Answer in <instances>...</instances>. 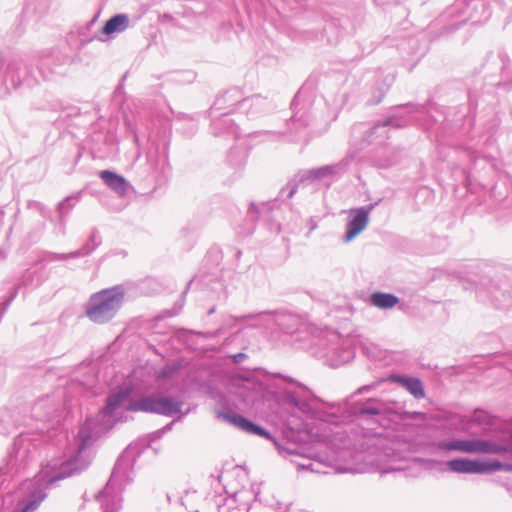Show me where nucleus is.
<instances>
[{
	"instance_id": "obj_44",
	"label": "nucleus",
	"mask_w": 512,
	"mask_h": 512,
	"mask_svg": "<svg viewBox=\"0 0 512 512\" xmlns=\"http://www.w3.org/2000/svg\"><path fill=\"white\" fill-rule=\"evenodd\" d=\"M247 358H248L247 354L242 353V352L230 355V359L235 364H240L243 361H245Z\"/></svg>"
},
{
	"instance_id": "obj_17",
	"label": "nucleus",
	"mask_w": 512,
	"mask_h": 512,
	"mask_svg": "<svg viewBox=\"0 0 512 512\" xmlns=\"http://www.w3.org/2000/svg\"><path fill=\"white\" fill-rule=\"evenodd\" d=\"M278 452L283 457H295L296 459H291L298 471H310L312 473H321L319 466H321V462L312 458L304 457L299 451L292 450L290 448L278 446Z\"/></svg>"
},
{
	"instance_id": "obj_51",
	"label": "nucleus",
	"mask_w": 512,
	"mask_h": 512,
	"mask_svg": "<svg viewBox=\"0 0 512 512\" xmlns=\"http://www.w3.org/2000/svg\"><path fill=\"white\" fill-rule=\"evenodd\" d=\"M7 255H8L7 251L5 249H3V248H0V257L2 259H6Z\"/></svg>"
},
{
	"instance_id": "obj_14",
	"label": "nucleus",
	"mask_w": 512,
	"mask_h": 512,
	"mask_svg": "<svg viewBox=\"0 0 512 512\" xmlns=\"http://www.w3.org/2000/svg\"><path fill=\"white\" fill-rule=\"evenodd\" d=\"M209 117L211 119L210 133L214 137H231L237 139L240 137V128L236 124V120L229 115V112L211 114L209 111Z\"/></svg>"
},
{
	"instance_id": "obj_37",
	"label": "nucleus",
	"mask_w": 512,
	"mask_h": 512,
	"mask_svg": "<svg viewBox=\"0 0 512 512\" xmlns=\"http://www.w3.org/2000/svg\"><path fill=\"white\" fill-rule=\"evenodd\" d=\"M492 302L499 309H504L508 306V301L510 300V295L500 290H495L492 292Z\"/></svg>"
},
{
	"instance_id": "obj_20",
	"label": "nucleus",
	"mask_w": 512,
	"mask_h": 512,
	"mask_svg": "<svg viewBox=\"0 0 512 512\" xmlns=\"http://www.w3.org/2000/svg\"><path fill=\"white\" fill-rule=\"evenodd\" d=\"M447 466L450 471L464 474H480V459L457 457L449 460Z\"/></svg>"
},
{
	"instance_id": "obj_35",
	"label": "nucleus",
	"mask_w": 512,
	"mask_h": 512,
	"mask_svg": "<svg viewBox=\"0 0 512 512\" xmlns=\"http://www.w3.org/2000/svg\"><path fill=\"white\" fill-rule=\"evenodd\" d=\"M17 423L12 419L11 411L7 408L0 409V433H6Z\"/></svg>"
},
{
	"instance_id": "obj_11",
	"label": "nucleus",
	"mask_w": 512,
	"mask_h": 512,
	"mask_svg": "<svg viewBox=\"0 0 512 512\" xmlns=\"http://www.w3.org/2000/svg\"><path fill=\"white\" fill-rule=\"evenodd\" d=\"M263 316L271 317L273 323L278 326L280 330L287 334H293L295 331H297L301 322L300 318L291 312L261 311L257 313L244 314L241 316L230 315L224 320V326L229 328L237 327Z\"/></svg>"
},
{
	"instance_id": "obj_49",
	"label": "nucleus",
	"mask_w": 512,
	"mask_h": 512,
	"mask_svg": "<svg viewBox=\"0 0 512 512\" xmlns=\"http://www.w3.org/2000/svg\"><path fill=\"white\" fill-rule=\"evenodd\" d=\"M502 471L512 472V463L504 462L503 463V470Z\"/></svg>"
},
{
	"instance_id": "obj_46",
	"label": "nucleus",
	"mask_w": 512,
	"mask_h": 512,
	"mask_svg": "<svg viewBox=\"0 0 512 512\" xmlns=\"http://www.w3.org/2000/svg\"><path fill=\"white\" fill-rule=\"evenodd\" d=\"M163 435H164V433L161 432V429L151 433L148 436V438H149L148 446L150 445L151 442L159 440Z\"/></svg>"
},
{
	"instance_id": "obj_48",
	"label": "nucleus",
	"mask_w": 512,
	"mask_h": 512,
	"mask_svg": "<svg viewBox=\"0 0 512 512\" xmlns=\"http://www.w3.org/2000/svg\"><path fill=\"white\" fill-rule=\"evenodd\" d=\"M173 425H174L173 421L166 424L163 428H161V432L164 434L167 433L168 431H170L172 429Z\"/></svg>"
},
{
	"instance_id": "obj_31",
	"label": "nucleus",
	"mask_w": 512,
	"mask_h": 512,
	"mask_svg": "<svg viewBox=\"0 0 512 512\" xmlns=\"http://www.w3.org/2000/svg\"><path fill=\"white\" fill-rule=\"evenodd\" d=\"M270 213L271 211L267 204L256 205L252 202L247 210V218L252 222H256L262 219H268Z\"/></svg>"
},
{
	"instance_id": "obj_43",
	"label": "nucleus",
	"mask_w": 512,
	"mask_h": 512,
	"mask_svg": "<svg viewBox=\"0 0 512 512\" xmlns=\"http://www.w3.org/2000/svg\"><path fill=\"white\" fill-rule=\"evenodd\" d=\"M32 280H33V272H31L30 270H26L20 279V284L28 285L32 282Z\"/></svg>"
},
{
	"instance_id": "obj_3",
	"label": "nucleus",
	"mask_w": 512,
	"mask_h": 512,
	"mask_svg": "<svg viewBox=\"0 0 512 512\" xmlns=\"http://www.w3.org/2000/svg\"><path fill=\"white\" fill-rule=\"evenodd\" d=\"M72 60L69 55L60 50L43 52L38 60L36 71L21 59L0 60V96L26 86L32 88L40 82L54 81L66 75Z\"/></svg>"
},
{
	"instance_id": "obj_39",
	"label": "nucleus",
	"mask_w": 512,
	"mask_h": 512,
	"mask_svg": "<svg viewBox=\"0 0 512 512\" xmlns=\"http://www.w3.org/2000/svg\"><path fill=\"white\" fill-rule=\"evenodd\" d=\"M196 498H198L196 491H187L185 495L180 498V503L186 508L188 512H199L192 503Z\"/></svg>"
},
{
	"instance_id": "obj_16",
	"label": "nucleus",
	"mask_w": 512,
	"mask_h": 512,
	"mask_svg": "<svg viewBox=\"0 0 512 512\" xmlns=\"http://www.w3.org/2000/svg\"><path fill=\"white\" fill-rule=\"evenodd\" d=\"M372 442V446L375 447L376 450L380 451V461H385L388 463H405L407 461L406 455H404V453L401 452L393 442L379 437L374 438Z\"/></svg>"
},
{
	"instance_id": "obj_5",
	"label": "nucleus",
	"mask_w": 512,
	"mask_h": 512,
	"mask_svg": "<svg viewBox=\"0 0 512 512\" xmlns=\"http://www.w3.org/2000/svg\"><path fill=\"white\" fill-rule=\"evenodd\" d=\"M125 288L115 285L92 294L86 304L85 313L95 324L110 322L124 303Z\"/></svg>"
},
{
	"instance_id": "obj_59",
	"label": "nucleus",
	"mask_w": 512,
	"mask_h": 512,
	"mask_svg": "<svg viewBox=\"0 0 512 512\" xmlns=\"http://www.w3.org/2000/svg\"><path fill=\"white\" fill-rule=\"evenodd\" d=\"M332 337H333V339L339 340V335L338 334H333Z\"/></svg>"
},
{
	"instance_id": "obj_33",
	"label": "nucleus",
	"mask_w": 512,
	"mask_h": 512,
	"mask_svg": "<svg viewBox=\"0 0 512 512\" xmlns=\"http://www.w3.org/2000/svg\"><path fill=\"white\" fill-rule=\"evenodd\" d=\"M394 78L387 76L386 77V84L384 86H381L377 88L373 93L371 98L368 100V103L370 105H377L379 104L382 99L385 97L390 85L392 84Z\"/></svg>"
},
{
	"instance_id": "obj_4",
	"label": "nucleus",
	"mask_w": 512,
	"mask_h": 512,
	"mask_svg": "<svg viewBox=\"0 0 512 512\" xmlns=\"http://www.w3.org/2000/svg\"><path fill=\"white\" fill-rule=\"evenodd\" d=\"M141 450L137 445H129L117 458L109 480L95 498L102 512H118L122 503V492L133 480V467L140 456Z\"/></svg>"
},
{
	"instance_id": "obj_45",
	"label": "nucleus",
	"mask_w": 512,
	"mask_h": 512,
	"mask_svg": "<svg viewBox=\"0 0 512 512\" xmlns=\"http://www.w3.org/2000/svg\"><path fill=\"white\" fill-rule=\"evenodd\" d=\"M373 387H374L373 384L361 386L353 393V395L351 397H353L354 395H362V394L368 393L373 389Z\"/></svg>"
},
{
	"instance_id": "obj_22",
	"label": "nucleus",
	"mask_w": 512,
	"mask_h": 512,
	"mask_svg": "<svg viewBox=\"0 0 512 512\" xmlns=\"http://www.w3.org/2000/svg\"><path fill=\"white\" fill-rule=\"evenodd\" d=\"M129 16L125 13H118L110 17L101 28L100 33L110 36L115 33H122L129 27Z\"/></svg>"
},
{
	"instance_id": "obj_30",
	"label": "nucleus",
	"mask_w": 512,
	"mask_h": 512,
	"mask_svg": "<svg viewBox=\"0 0 512 512\" xmlns=\"http://www.w3.org/2000/svg\"><path fill=\"white\" fill-rule=\"evenodd\" d=\"M216 417L218 419H221V420L229 423L230 425L238 428L241 431L243 430L245 421L247 419V417H245L241 414L231 412V411H222V410L216 411Z\"/></svg>"
},
{
	"instance_id": "obj_57",
	"label": "nucleus",
	"mask_w": 512,
	"mask_h": 512,
	"mask_svg": "<svg viewBox=\"0 0 512 512\" xmlns=\"http://www.w3.org/2000/svg\"><path fill=\"white\" fill-rule=\"evenodd\" d=\"M499 56L502 59V61L504 60V58L507 57V55L505 53H500Z\"/></svg>"
},
{
	"instance_id": "obj_58",
	"label": "nucleus",
	"mask_w": 512,
	"mask_h": 512,
	"mask_svg": "<svg viewBox=\"0 0 512 512\" xmlns=\"http://www.w3.org/2000/svg\"><path fill=\"white\" fill-rule=\"evenodd\" d=\"M240 256H241V251H240V250H237V252H236V257H237V258H240Z\"/></svg>"
},
{
	"instance_id": "obj_9",
	"label": "nucleus",
	"mask_w": 512,
	"mask_h": 512,
	"mask_svg": "<svg viewBox=\"0 0 512 512\" xmlns=\"http://www.w3.org/2000/svg\"><path fill=\"white\" fill-rule=\"evenodd\" d=\"M438 447L444 451H459L463 453L509 454L512 455V432L504 442L487 439H452L442 441Z\"/></svg>"
},
{
	"instance_id": "obj_50",
	"label": "nucleus",
	"mask_w": 512,
	"mask_h": 512,
	"mask_svg": "<svg viewBox=\"0 0 512 512\" xmlns=\"http://www.w3.org/2000/svg\"><path fill=\"white\" fill-rule=\"evenodd\" d=\"M405 469V466H391L388 470L390 471H402Z\"/></svg>"
},
{
	"instance_id": "obj_38",
	"label": "nucleus",
	"mask_w": 512,
	"mask_h": 512,
	"mask_svg": "<svg viewBox=\"0 0 512 512\" xmlns=\"http://www.w3.org/2000/svg\"><path fill=\"white\" fill-rule=\"evenodd\" d=\"M181 369L182 364L180 362H173L172 364L166 365L161 369L159 377L162 379H169L177 374Z\"/></svg>"
},
{
	"instance_id": "obj_52",
	"label": "nucleus",
	"mask_w": 512,
	"mask_h": 512,
	"mask_svg": "<svg viewBox=\"0 0 512 512\" xmlns=\"http://www.w3.org/2000/svg\"><path fill=\"white\" fill-rule=\"evenodd\" d=\"M408 414H409L408 417L412 418V419H416L421 415V413H419V412H413V413H408Z\"/></svg>"
},
{
	"instance_id": "obj_36",
	"label": "nucleus",
	"mask_w": 512,
	"mask_h": 512,
	"mask_svg": "<svg viewBox=\"0 0 512 512\" xmlns=\"http://www.w3.org/2000/svg\"><path fill=\"white\" fill-rule=\"evenodd\" d=\"M503 463L499 460H480V474L502 471Z\"/></svg>"
},
{
	"instance_id": "obj_32",
	"label": "nucleus",
	"mask_w": 512,
	"mask_h": 512,
	"mask_svg": "<svg viewBox=\"0 0 512 512\" xmlns=\"http://www.w3.org/2000/svg\"><path fill=\"white\" fill-rule=\"evenodd\" d=\"M262 99L264 100V103L253 105L250 109L247 108V112H241V114L245 115L248 119H254L259 115L270 111L272 109L271 102L266 97H262Z\"/></svg>"
},
{
	"instance_id": "obj_47",
	"label": "nucleus",
	"mask_w": 512,
	"mask_h": 512,
	"mask_svg": "<svg viewBox=\"0 0 512 512\" xmlns=\"http://www.w3.org/2000/svg\"><path fill=\"white\" fill-rule=\"evenodd\" d=\"M201 281H202V279H199V277H198V276L193 277V278L189 281V283L187 284V287H186V289L183 291V293H182V294H183V295H185V294L187 293V290L190 288V286H191V285H194V284H196V283H198V282H201Z\"/></svg>"
},
{
	"instance_id": "obj_56",
	"label": "nucleus",
	"mask_w": 512,
	"mask_h": 512,
	"mask_svg": "<svg viewBox=\"0 0 512 512\" xmlns=\"http://www.w3.org/2000/svg\"><path fill=\"white\" fill-rule=\"evenodd\" d=\"M278 444L280 445V443H278ZM281 446H282V447H286V448H290V449H291V447H290V446H291V443H288V446H284V445H282V444H281ZM292 450H294V449L292 448ZM295 450H296V451H299V449H298V448H297V449H295Z\"/></svg>"
},
{
	"instance_id": "obj_13",
	"label": "nucleus",
	"mask_w": 512,
	"mask_h": 512,
	"mask_svg": "<svg viewBox=\"0 0 512 512\" xmlns=\"http://www.w3.org/2000/svg\"><path fill=\"white\" fill-rule=\"evenodd\" d=\"M377 203H370L366 206L353 208L349 211L346 223V230L343 236L344 242L352 241L358 236L368 225L369 216Z\"/></svg>"
},
{
	"instance_id": "obj_60",
	"label": "nucleus",
	"mask_w": 512,
	"mask_h": 512,
	"mask_svg": "<svg viewBox=\"0 0 512 512\" xmlns=\"http://www.w3.org/2000/svg\"><path fill=\"white\" fill-rule=\"evenodd\" d=\"M257 496H258V492H257V493H255V495H254V500H255V501L257 500Z\"/></svg>"
},
{
	"instance_id": "obj_54",
	"label": "nucleus",
	"mask_w": 512,
	"mask_h": 512,
	"mask_svg": "<svg viewBox=\"0 0 512 512\" xmlns=\"http://www.w3.org/2000/svg\"><path fill=\"white\" fill-rule=\"evenodd\" d=\"M258 134H263V135H265V136H268V135H270V134H271V132H270V131H264V132H254V133H253V135H258Z\"/></svg>"
},
{
	"instance_id": "obj_42",
	"label": "nucleus",
	"mask_w": 512,
	"mask_h": 512,
	"mask_svg": "<svg viewBox=\"0 0 512 512\" xmlns=\"http://www.w3.org/2000/svg\"><path fill=\"white\" fill-rule=\"evenodd\" d=\"M288 428L292 431H303L307 429L306 425H304L303 422L294 424V419L288 421Z\"/></svg>"
},
{
	"instance_id": "obj_23",
	"label": "nucleus",
	"mask_w": 512,
	"mask_h": 512,
	"mask_svg": "<svg viewBox=\"0 0 512 512\" xmlns=\"http://www.w3.org/2000/svg\"><path fill=\"white\" fill-rule=\"evenodd\" d=\"M369 303L379 309L387 310L399 303V298L393 293L375 291L369 296Z\"/></svg>"
},
{
	"instance_id": "obj_15",
	"label": "nucleus",
	"mask_w": 512,
	"mask_h": 512,
	"mask_svg": "<svg viewBox=\"0 0 512 512\" xmlns=\"http://www.w3.org/2000/svg\"><path fill=\"white\" fill-rule=\"evenodd\" d=\"M150 146L146 153L147 164L154 173H165L168 167V155L166 148H161L158 143L149 137Z\"/></svg>"
},
{
	"instance_id": "obj_12",
	"label": "nucleus",
	"mask_w": 512,
	"mask_h": 512,
	"mask_svg": "<svg viewBox=\"0 0 512 512\" xmlns=\"http://www.w3.org/2000/svg\"><path fill=\"white\" fill-rule=\"evenodd\" d=\"M60 403L54 396L46 395L39 398L31 408V419L37 423L36 430L43 433L48 431L50 423L57 417Z\"/></svg>"
},
{
	"instance_id": "obj_41",
	"label": "nucleus",
	"mask_w": 512,
	"mask_h": 512,
	"mask_svg": "<svg viewBox=\"0 0 512 512\" xmlns=\"http://www.w3.org/2000/svg\"><path fill=\"white\" fill-rule=\"evenodd\" d=\"M299 99H300V92H298L294 96L293 100L291 101V109L294 112V115L292 116L291 120H292L293 124H296V123L299 122V124L301 126H306L308 124L307 121L304 120L302 116L298 117L299 110H297V106H298V103H299Z\"/></svg>"
},
{
	"instance_id": "obj_34",
	"label": "nucleus",
	"mask_w": 512,
	"mask_h": 512,
	"mask_svg": "<svg viewBox=\"0 0 512 512\" xmlns=\"http://www.w3.org/2000/svg\"><path fill=\"white\" fill-rule=\"evenodd\" d=\"M468 422L473 425H492L493 418L488 412L476 409Z\"/></svg>"
},
{
	"instance_id": "obj_27",
	"label": "nucleus",
	"mask_w": 512,
	"mask_h": 512,
	"mask_svg": "<svg viewBox=\"0 0 512 512\" xmlns=\"http://www.w3.org/2000/svg\"><path fill=\"white\" fill-rule=\"evenodd\" d=\"M327 356H335V366L349 362L354 357V351L344 344L336 345L333 344L328 348L326 352Z\"/></svg>"
},
{
	"instance_id": "obj_24",
	"label": "nucleus",
	"mask_w": 512,
	"mask_h": 512,
	"mask_svg": "<svg viewBox=\"0 0 512 512\" xmlns=\"http://www.w3.org/2000/svg\"><path fill=\"white\" fill-rule=\"evenodd\" d=\"M102 243L100 233L97 228H93L87 240L77 250L73 251L75 258H81L91 255Z\"/></svg>"
},
{
	"instance_id": "obj_2",
	"label": "nucleus",
	"mask_w": 512,
	"mask_h": 512,
	"mask_svg": "<svg viewBox=\"0 0 512 512\" xmlns=\"http://www.w3.org/2000/svg\"><path fill=\"white\" fill-rule=\"evenodd\" d=\"M273 386L278 403L307 418L324 422L338 423L341 416L347 413L360 420L381 423L392 413L390 402L374 397L355 402L346 400L344 407L335 403L325 404L306 385L280 373L273 376Z\"/></svg>"
},
{
	"instance_id": "obj_6",
	"label": "nucleus",
	"mask_w": 512,
	"mask_h": 512,
	"mask_svg": "<svg viewBox=\"0 0 512 512\" xmlns=\"http://www.w3.org/2000/svg\"><path fill=\"white\" fill-rule=\"evenodd\" d=\"M354 159L355 153L347 152L346 156L337 163L298 173L280 190L278 198L282 201L289 200L297 193L301 184L314 183L324 178L344 174Z\"/></svg>"
},
{
	"instance_id": "obj_53",
	"label": "nucleus",
	"mask_w": 512,
	"mask_h": 512,
	"mask_svg": "<svg viewBox=\"0 0 512 512\" xmlns=\"http://www.w3.org/2000/svg\"><path fill=\"white\" fill-rule=\"evenodd\" d=\"M134 142H135V144L137 145V147H139V145H140V144H139V136H138V134H137V133H134Z\"/></svg>"
},
{
	"instance_id": "obj_1",
	"label": "nucleus",
	"mask_w": 512,
	"mask_h": 512,
	"mask_svg": "<svg viewBox=\"0 0 512 512\" xmlns=\"http://www.w3.org/2000/svg\"><path fill=\"white\" fill-rule=\"evenodd\" d=\"M134 388L132 385L120 387L107 398L104 407L94 416L88 417L79 428L75 437V446L70 448L69 455L61 462L59 471L54 475L40 476L26 482L24 493L20 500L21 512L35 511L47 497V489L56 481L81 473L91 463L89 453L86 451L101 434L113 428L114 412L124 403L128 402L125 410L129 412L153 413L163 416H172L180 413L183 401L172 396L148 395L132 400Z\"/></svg>"
},
{
	"instance_id": "obj_21",
	"label": "nucleus",
	"mask_w": 512,
	"mask_h": 512,
	"mask_svg": "<svg viewBox=\"0 0 512 512\" xmlns=\"http://www.w3.org/2000/svg\"><path fill=\"white\" fill-rule=\"evenodd\" d=\"M99 177L110 189L121 196L125 195L129 190L130 185L128 181L116 172L111 170H102L99 173Z\"/></svg>"
},
{
	"instance_id": "obj_26",
	"label": "nucleus",
	"mask_w": 512,
	"mask_h": 512,
	"mask_svg": "<svg viewBox=\"0 0 512 512\" xmlns=\"http://www.w3.org/2000/svg\"><path fill=\"white\" fill-rule=\"evenodd\" d=\"M249 151L245 146L232 147L227 155L228 164L235 170H242L247 162Z\"/></svg>"
},
{
	"instance_id": "obj_18",
	"label": "nucleus",
	"mask_w": 512,
	"mask_h": 512,
	"mask_svg": "<svg viewBox=\"0 0 512 512\" xmlns=\"http://www.w3.org/2000/svg\"><path fill=\"white\" fill-rule=\"evenodd\" d=\"M390 380L405 388L415 399H422L425 397L423 383L417 377L395 374L390 376Z\"/></svg>"
},
{
	"instance_id": "obj_40",
	"label": "nucleus",
	"mask_w": 512,
	"mask_h": 512,
	"mask_svg": "<svg viewBox=\"0 0 512 512\" xmlns=\"http://www.w3.org/2000/svg\"><path fill=\"white\" fill-rule=\"evenodd\" d=\"M69 259H75L73 251L69 253L45 252L41 261H65Z\"/></svg>"
},
{
	"instance_id": "obj_19",
	"label": "nucleus",
	"mask_w": 512,
	"mask_h": 512,
	"mask_svg": "<svg viewBox=\"0 0 512 512\" xmlns=\"http://www.w3.org/2000/svg\"><path fill=\"white\" fill-rule=\"evenodd\" d=\"M428 105L407 103L394 108L392 114H398V122L405 123L404 127L409 124L411 118L417 119L415 115H428Z\"/></svg>"
},
{
	"instance_id": "obj_55",
	"label": "nucleus",
	"mask_w": 512,
	"mask_h": 512,
	"mask_svg": "<svg viewBox=\"0 0 512 512\" xmlns=\"http://www.w3.org/2000/svg\"><path fill=\"white\" fill-rule=\"evenodd\" d=\"M215 310H216V307L213 306L212 308L209 309L208 314L209 315L213 314L215 312Z\"/></svg>"
},
{
	"instance_id": "obj_25",
	"label": "nucleus",
	"mask_w": 512,
	"mask_h": 512,
	"mask_svg": "<svg viewBox=\"0 0 512 512\" xmlns=\"http://www.w3.org/2000/svg\"><path fill=\"white\" fill-rule=\"evenodd\" d=\"M82 197V192L73 193L67 197H65L62 201H60L57 205V214L59 217V222L61 225H65L66 217L73 210L75 205L80 202Z\"/></svg>"
},
{
	"instance_id": "obj_8",
	"label": "nucleus",
	"mask_w": 512,
	"mask_h": 512,
	"mask_svg": "<svg viewBox=\"0 0 512 512\" xmlns=\"http://www.w3.org/2000/svg\"><path fill=\"white\" fill-rule=\"evenodd\" d=\"M36 451L37 445L30 432H21L17 435L8 452L7 463L0 467V487L6 482L8 474L19 473L26 468Z\"/></svg>"
},
{
	"instance_id": "obj_28",
	"label": "nucleus",
	"mask_w": 512,
	"mask_h": 512,
	"mask_svg": "<svg viewBox=\"0 0 512 512\" xmlns=\"http://www.w3.org/2000/svg\"><path fill=\"white\" fill-rule=\"evenodd\" d=\"M246 493L247 491L234 492L231 499L222 494L215 496L214 503L218 512H229L231 509L235 508V505L238 502V498H243L244 494Z\"/></svg>"
},
{
	"instance_id": "obj_7",
	"label": "nucleus",
	"mask_w": 512,
	"mask_h": 512,
	"mask_svg": "<svg viewBox=\"0 0 512 512\" xmlns=\"http://www.w3.org/2000/svg\"><path fill=\"white\" fill-rule=\"evenodd\" d=\"M404 125L405 123L398 122V114H391L385 119L375 122L371 127H367L363 123H356L351 127L348 152H354L356 156L359 151L370 144H384L388 138V127L398 129Z\"/></svg>"
},
{
	"instance_id": "obj_10",
	"label": "nucleus",
	"mask_w": 512,
	"mask_h": 512,
	"mask_svg": "<svg viewBox=\"0 0 512 512\" xmlns=\"http://www.w3.org/2000/svg\"><path fill=\"white\" fill-rule=\"evenodd\" d=\"M261 103H264L261 95L256 94L244 98L242 91L237 87H233L218 95L209 111H211L212 115L222 112H229V115L236 112L241 114V112H247V108L250 109L253 105Z\"/></svg>"
},
{
	"instance_id": "obj_29",
	"label": "nucleus",
	"mask_w": 512,
	"mask_h": 512,
	"mask_svg": "<svg viewBox=\"0 0 512 512\" xmlns=\"http://www.w3.org/2000/svg\"><path fill=\"white\" fill-rule=\"evenodd\" d=\"M242 431H244L248 434H251V435H257V436L269 439V440L273 441L276 448L278 449L279 444L276 441V439L272 436V434L267 429H265L263 426L253 422L249 418L246 419Z\"/></svg>"
}]
</instances>
